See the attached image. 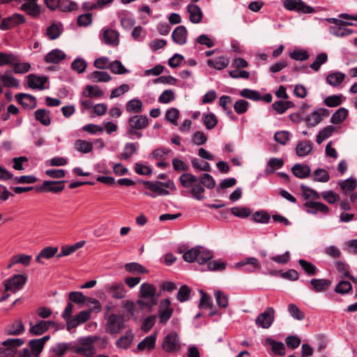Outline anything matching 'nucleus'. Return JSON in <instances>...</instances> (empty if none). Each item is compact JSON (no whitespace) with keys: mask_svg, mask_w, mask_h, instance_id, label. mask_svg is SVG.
Here are the masks:
<instances>
[{"mask_svg":"<svg viewBox=\"0 0 357 357\" xmlns=\"http://www.w3.org/2000/svg\"><path fill=\"white\" fill-rule=\"evenodd\" d=\"M275 320V310L272 307H267L264 312L259 314L256 320L255 324L262 328H269Z\"/></svg>","mask_w":357,"mask_h":357,"instance_id":"1a4fd4ad","label":"nucleus"},{"mask_svg":"<svg viewBox=\"0 0 357 357\" xmlns=\"http://www.w3.org/2000/svg\"><path fill=\"white\" fill-rule=\"evenodd\" d=\"M125 328V319L123 315L112 314L107 317L105 331L109 334H118Z\"/></svg>","mask_w":357,"mask_h":357,"instance_id":"7ed1b4c3","label":"nucleus"},{"mask_svg":"<svg viewBox=\"0 0 357 357\" xmlns=\"http://www.w3.org/2000/svg\"><path fill=\"white\" fill-rule=\"evenodd\" d=\"M11 74L12 70H6L3 75H0V81L4 87L17 88L20 85L19 80L14 77Z\"/></svg>","mask_w":357,"mask_h":357,"instance_id":"b1692460","label":"nucleus"},{"mask_svg":"<svg viewBox=\"0 0 357 357\" xmlns=\"http://www.w3.org/2000/svg\"><path fill=\"white\" fill-rule=\"evenodd\" d=\"M197 248H199V255L197 257V261L199 264H207L213 257V255L211 251L202 247L197 246Z\"/></svg>","mask_w":357,"mask_h":357,"instance_id":"a18cd8bd","label":"nucleus"},{"mask_svg":"<svg viewBox=\"0 0 357 357\" xmlns=\"http://www.w3.org/2000/svg\"><path fill=\"white\" fill-rule=\"evenodd\" d=\"M126 271L133 274H145L148 273V270L142 265L137 262H131L125 265Z\"/></svg>","mask_w":357,"mask_h":357,"instance_id":"c03bdc74","label":"nucleus"},{"mask_svg":"<svg viewBox=\"0 0 357 357\" xmlns=\"http://www.w3.org/2000/svg\"><path fill=\"white\" fill-rule=\"evenodd\" d=\"M187 11L190 13V21L192 23H199L203 18V13L200 7L196 4H189L187 8Z\"/></svg>","mask_w":357,"mask_h":357,"instance_id":"a878e982","label":"nucleus"},{"mask_svg":"<svg viewBox=\"0 0 357 357\" xmlns=\"http://www.w3.org/2000/svg\"><path fill=\"white\" fill-rule=\"evenodd\" d=\"M310 287L309 288L314 292H324L327 291L332 281L329 279L312 278L310 280Z\"/></svg>","mask_w":357,"mask_h":357,"instance_id":"a211bd4d","label":"nucleus"},{"mask_svg":"<svg viewBox=\"0 0 357 357\" xmlns=\"http://www.w3.org/2000/svg\"><path fill=\"white\" fill-rule=\"evenodd\" d=\"M29 332L34 335H41L47 331L50 325H57L56 322L53 321H40L38 324L32 325L31 323Z\"/></svg>","mask_w":357,"mask_h":357,"instance_id":"aec40b11","label":"nucleus"},{"mask_svg":"<svg viewBox=\"0 0 357 357\" xmlns=\"http://www.w3.org/2000/svg\"><path fill=\"white\" fill-rule=\"evenodd\" d=\"M28 345L33 357H39L44 349V346L37 339L31 340Z\"/></svg>","mask_w":357,"mask_h":357,"instance_id":"864d4df0","label":"nucleus"},{"mask_svg":"<svg viewBox=\"0 0 357 357\" xmlns=\"http://www.w3.org/2000/svg\"><path fill=\"white\" fill-rule=\"evenodd\" d=\"M303 207L307 213L311 214H317L318 212L327 214L329 212L328 206L321 202L307 201L303 204Z\"/></svg>","mask_w":357,"mask_h":357,"instance_id":"dca6fc26","label":"nucleus"},{"mask_svg":"<svg viewBox=\"0 0 357 357\" xmlns=\"http://www.w3.org/2000/svg\"><path fill=\"white\" fill-rule=\"evenodd\" d=\"M27 86L32 89L44 90L47 87L45 84L48 81L47 76H38L36 74H29L26 76Z\"/></svg>","mask_w":357,"mask_h":357,"instance_id":"2eb2a0df","label":"nucleus"},{"mask_svg":"<svg viewBox=\"0 0 357 357\" xmlns=\"http://www.w3.org/2000/svg\"><path fill=\"white\" fill-rule=\"evenodd\" d=\"M229 63V60L227 57L220 56L214 60L208 59L207 64L209 67L213 68L216 70H221L226 68Z\"/></svg>","mask_w":357,"mask_h":357,"instance_id":"7c9ffc66","label":"nucleus"},{"mask_svg":"<svg viewBox=\"0 0 357 357\" xmlns=\"http://www.w3.org/2000/svg\"><path fill=\"white\" fill-rule=\"evenodd\" d=\"M236 267H243V270L248 273H254L261 267L259 260L252 257H249L236 264Z\"/></svg>","mask_w":357,"mask_h":357,"instance_id":"f3484780","label":"nucleus"},{"mask_svg":"<svg viewBox=\"0 0 357 357\" xmlns=\"http://www.w3.org/2000/svg\"><path fill=\"white\" fill-rule=\"evenodd\" d=\"M108 69L114 74L123 75L129 73L128 70L122 63L119 60H114L109 63Z\"/></svg>","mask_w":357,"mask_h":357,"instance_id":"37998d69","label":"nucleus"},{"mask_svg":"<svg viewBox=\"0 0 357 357\" xmlns=\"http://www.w3.org/2000/svg\"><path fill=\"white\" fill-rule=\"evenodd\" d=\"M342 102V95H332L326 97L324 100V103L327 107H335L339 105H340Z\"/></svg>","mask_w":357,"mask_h":357,"instance_id":"e2e57ef3","label":"nucleus"},{"mask_svg":"<svg viewBox=\"0 0 357 357\" xmlns=\"http://www.w3.org/2000/svg\"><path fill=\"white\" fill-rule=\"evenodd\" d=\"M198 181L208 189H213L215 186V179L208 173L203 174L198 179Z\"/></svg>","mask_w":357,"mask_h":357,"instance_id":"338daca9","label":"nucleus"},{"mask_svg":"<svg viewBox=\"0 0 357 357\" xmlns=\"http://www.w3.org/2000/svg\"><path fill=\"white\" fill-rule=\"evenodd\" d=\"M149 121L146 115H134L129 117L128 124L132 128H136L139 130L146 128L149 125Z\"/></svg>","mask_w":357,"mask_h":357,"instance_id":"6ab92c4d","label":"nucleus"},{"mask_svg":"<svg viewBox=\"0 0 357 357\" xmlns=\"http://www.w3.org/2000/svg\"><path fill=\"white\" fill-rule=\"evenodd\" d=\"M298 262L308 276H314L317 274L318 269L312 263L303 259H299Z\"/></svg>","mask_w":357,"mask_h":357,"instance_id":"ea45409f","label":"nucleus"},{"mask_svg":"<svg viewBox=\"0 0 357 357\" xmlns=\"http://www.w3.org/2000/svg\"><path fill=\"white\" fill-rule=\"evenodd\" d=\"M126 108L129 113L139 114L142 110V102L139 99H132L126 103Z\"/></svg>","mask_w":357,"mask_h":357,"instance_id":"a19ab883","label":"nucleus"},{"mask_svg":"<svg viewBox=\"0 0 357 357\" xmlns=\"http://www.w3.org/2000/svg\"><path fill=\"white\" fill-rule=\"evenodd\" d=\"M330 180L329 173L322 168H318L314 172L313 181L326 183Z\"/></svg>","mask_w":357,"mask_h":357,"instance_id":"0e129e2a","label":"nucleus"},{"mask_svg":"<svg viewBox=\"0 0 357 357\" xmlns=\"http://www.w3.org/2000/svg\"><path fill=\"white\" fill-rule=\"evenodd\" d=\"M199 293L201 298L199 307L200 309H211L213 306L212 298L202 289L199 290Z\"/></svg>","mask_w":357,"mask_h":357,"instance_id":"8fccbe9b","label":"nucleus"},{"mask_svg":"<svg viewBox=\"0 0 357 357\" xmlns=\"http://www.w3.org/2000/svg\"><path fill=\"white\" fill-rule=\"evenodd\" d=\"M76 149L83 153H89L93 150V144L84 139H77L75 142Z\"/></svg>","mask_w":357,"mask_h":357,"instance_id":"6e6d98bb","label":"nucleus"},{"mask_svg":"<svg viewBox=\"0 0 357 357\" xmlns=\"http://www.w3.org/2000/svg\"><path fill=\"white\" fill-rule=\"evenodd\" d=\"M291 172L295 176L299 178H305L310 174V168L307 165L296 163L292 167Z\"/></svg>","mask_w":357,"mask_h":357,"instance_id":"c756f323","label":"nucleus"},{"mask_svg":"<svg viewBox=\"0 0 357 357\" xmlns=\"http://www.w3.org/2000/svg\"><path fill=\"white\" fill-rule=\"evenodd\" d=\"M230 211L234 216L240 218H247L252 213L250 208L246 206H234Z\"/></svg>","mask_w":357,"mask_h":357,"instance_id":"49530a36","label":"nucleus"},{"mask_svg":"<svg viewBox=\"0 0 357 357\" xmlns=\"http://www.w3.org/2000/svg\"><path fill=\"white\" fill-rule=\"evenodd\" d=\"M133 338L134 334L132 333V330H128L126 332L124 335L116 340V345L119 348L127 349L130 347Z\"/></svg>","mask_w":357,"mask_h":357,"instance_id":"473e14b6","label":"nucleus"},{"mask_svg":"<svg viewBox=\"0 0 357 357\" xmlns=\"http://www.w3.org/2000/svg\"><path fill=\"white\" fill-rule=\"evenodd\" d=\"M66 181H44L42 185H36V192L59 193L65 188Z\"/></svg>","mask_w":357,"mask_h":357,"instance_id":"0eeeda50","label":"nucleus"},{"mask_svg":"<svg viewBox=\"0 0 357 357\" xmlns=\"http://www.w3.org/2000/svg\"><path fill=\"white\" fill-rule=\"evenodd\" d=\"M345 74L340 72H335L328 75L326 82L333 86H338L344 80Z\"/></svg>","mask_w":357,"mask_h":357,"instance_id":"e433bc0d","label":"nucleus"},{"mask_svg":"<svg viewBox=\"0 0 357 357\" xmlns=\"http://www.w3.org/2000/svg\"><path fill=\"white\" fill-rule=\"evenodd\" d=\"M181 185L185 188H192L198 182L197 177L190 173H183L179 177Z\"/></svg>","mask_w":357,"mask_h":357,"instance_id":"f704fd0d","label":"nucleus"},{"mask_svg":"<svg viewBox=\"0 0 357 357\" xmlns=\"http://www.w3.org/2000/svg\"><path fill=\"white\" fill-rule=\"evenodd\" d=\"M24 332V326L21 320H16L6 329V334L9 335H19Z\"/></svg>","mask_w":357,"mask_h":357,"instance_id":"4c0bfd02","label":"nucleus"},{"mask_svg":"<svg viewBox=\"0 0 357 357\" xmlns=\"http://www.w3.org/2000/svg\"><path fill=\"white\" fill-rule=\"evenodd\" d=\"M27 281V277L23 274H16L3 281L4 291L15 293L22 289Z\"/></svg>","mask_w":357,"mask_h":357,"instance_id":"20e7f679","label":"nucleus"},{"mask_svg":"<svg viewBox=\"0 0 357 357\" xmlns=\"http://www.w3.org/2000/svg\"><path fill=\"white\" fill-rule=\"evenodd\" d=\"M72 350L79 355H82L83 356L86 357H90L93 356L96 353V349L93 346L91 347H73Z\"/></svg>","mask_w":357,"mask_h":357,"instance_id":"69168bd1","label":"nucleus"},{"mask_svg":"<svg viewBox=\"0 0 357 357\" xmlns=\"http://www.w3.org/2000/svg\"><path fill=\"white\" fill-rule=\"evenodd\" d=\"M57 9L61 12H71L77 10L78 9V5L76 2L70 0H61Z\"/></svg>","mask_w":357,"mask_h":357,"instance_id":"4d7b16f0","label":"nucleus"},{"mask_svg":"<svg viewBox=\"0 0 357 357\" xmlns=\"http://www.w3.org/2000/svg\"><path fill=\"white\" fill-rule=\"evenodd\" d=\"M180 112L178 109L172 107L166 111L165 119L174 126L178 125L177 120L179 117Z\"/></svg>","mask_w":357,"mask_h":357,"instance_id":"774afa93","label":"nucleus"},{"mask_svg":"<svg viewBox=\"0 0 357 357\" xmlns=\"http://www.w3.org/2000/svg\"><path fill=\"white\" fill-rule=\"evenodd\" d=\"M118 31L113 29H106L102 33V40L108 45H117L119 42Z\"/></svg>","mask_w":357,"mask_h":357,"instance_id":"bb28decb","label":"nucleus"},{"mask_svg":"<svg viewBox=\"0 0 357 357\" xmlns=\"http://www.w3.org/2000/svg\"><path fill=\"white\" fill-rule=\"evenodd\" d=\"M31 259V256L24 254H19L13 256L10 259V263L7 266L8 268H10L16 264H21L24 266H29Z\"/></svg>","mask_w":357,"mask_h":357,"instance_id":"72a5a7b5","label":"nucleus"},{"mask_svg":"<svg viewBox=\"0 0 357 357\" xmlns=\"http://www.w3.org/2000/svg\"><path fill=\"white\" fill-rule=\"evenodd\" d=\"M16 101L23 109L32 110L37 107V99L29 93H20L15 96Z\"/></svg>","mask_w":357,"mask_h":357,"instance_id":"ddd939ff","label":"nucleus"},{"mask_svg":"<svg viewBox=\"0 0 357 357\" xmlns=\"http://www.w3.org/2000/svg\"><path fill=\"white\" fill-rule=\"evenodd\" d=\"M348 115V109L344 107H340L333 114L331 122L335 125L340 124L347 118Z\"/></svg>","mask_w":357,"mask_h":357,"instance_id":"c9c22d12","label":"nucleus"},{"mask_svg":"<svg viewBox=\"0 0 357 357\" xmlns=\"http://www.w3.org/2000/svg\"><path fill=\"white\" fill-rule=\"evenodd\" d=\"M17 57V60L13 63V72L16 74L26 73L31 69V64L27 62L20 63Z\"/></svg>","mask_w":357,"mask_h":357,"instance_id":"13d9d810","label":"nucleus"},{"mask_svg":"<svg viewBox=\"0 0 357 357\" xmlns=\"http://www.w3.org/2000/svg\"><path fill=\"white\" fill-rule=\"evenodd\" d=\"M138 296L144 301L139 299L137 304L139 306L140 310L146 309L149 312L152 311L153 306L158 304V295H156V287L155 285L148 282H144L141 284Z\"/></svg>","mask_w":357,"mask_h":357,"instance_id":"f257e3e1","label":"nucleus"},{"mask_svg":"<svg viewBox=\"0 0 357 357\" xmlns=\"http://www.w3.org/2000/svg\"><path fill=\"white\" fill-rule=\"evenodd\" d=\"M191 294V289L186 284H183L178 289L176 298L181 303L189 300Z\"/></svg>","mask_w":357,"mask_h":357,"instance_id":"680f3d73","label":"nucleus"},{"mask_svg":"<svg viewBox=\"0 0 357 357\" xmlns=\"http://www.w3.org/2000/svg\"><path fill=\"white\" fill-rule=\"evenodd\" d=\"M105 291L116 299H123L126 297V290L123 283L115 282L105 286Z\"/></svg>","mask_w":357,"mask_h":357,"instance_id":"4468645a","label":"nucleus"},{"mask_svg":"<svg viewBox=\"0 0 357 357\" xmlns=\"http://www.w3.org/2000/svg\"><path fill=\"white\" fill-rule=\"evenodd\" d=\"M178 250L180 253H183V259L185 261L192 263L197 261V257L199 255V248L197 247L193 248L185 252H183V250H182L181 248H179Z\"/></svg>","mask_w":357,"mask_h":357,"instance_id":"de8ad7c7","label":"nucleus"},{"mask_svg":"<svg viewBox=\"0 0 357 357\" xmlns=\"http://www.w3.org/2000/svg\"><path fill=\"white\" fill-rule=\"evenodd\" d=\"M284 165V161L282 158H271L268 162V167L266 169V174H273L276 169L281 168Z\"/></svg>","mask_w":357,"mask_h":357,"instance_id":"79ce46f5","label":"nucleus"},{"mask_svg":"<svg viewBox=\"0 0 357 357\" xmlns=\"http://www.w3.org/2000/svg\"><path fill=\"white\" fill-rule=\"evenodd\" d=\"M162 349L167 352L172 353L178 351L181 349L180 338L176 331L169 333L164 338L162 342Z\"/></svg>","mask_w":357,"mask_h":357,"instance_id":"423d86ee","label":"nucleus"},{"mask_svg":"<svg viewBox=\"0 0 357 357\" xmlns=\"http://www.w3.org/2000/svg\"><path fill=\"white\" fill-rule=\"evenodd\" d=\"M264 266L266 268L268 274L271 276H278L280 274V276L282 278L290 281H296L299 278V274L297 271L295 269H290L286 272L281 273V271H277L271 268L272 266V263L268 259H265L263 261Z\"/></svg>","mask_w":357,"mask_h":357,"instance_id":"6e6552de","label":"nucleus"},{"mask_svg":"<svg viewBox=\"0 0 357 357\" xmlns=\"http://www.w3.org/2000/svg\"><path fill=\"white\" fill-rule=\"evenodd\" d=\"M214 296L219 307L226 308L229 305V298L227 294L220 290L214 291Z\"/></svg>","mask_w":357,"mask_h":357,"instance_id":"09e8293b","label":"nucleus"},{"mask_svg":"<svg viewBox=\"0 0 357 357\" xmlns=\"http://www.w3.org/2000/svg\"><path fill=\"white\" fill-rule=\"evenodd\" d=\"M35 119L45 126L51 124L50 111L46 109H38L34 112Z\"/></svg>","mask_w":357,"mask_h":357,"instance_id":"c85d7f7f","label":"nucleus"},{"mask_svg":"<svg viewBox=\"0 0 357 357\" xmlns=\"http://www.w3.org/2000/svg\"><path fill=\"white\" fill-rule=\"evenodd\" d=\"M339 185L345 193H347L354 190L356 188L357 181L356 178L351 177L340 181L339 183Z\"/></svg>","mask_w":357,"mask_h":357,"instance_id":"5fc2aeb1","label":"nucleus"},{"mask_svg":"<svg viewBox=\"0 0 357 357\" xmlns=\"http://www.w3.org/2000/svg\"><path fill=\"white\" fill-rule=\"evenodd\" d=\"M271 220V215L266 211H259L254 213L252 220L257 223L267 224Z\"/></svg>","mask_w":357,"mask_h":357,"instance_id":"052dcab7","label":"nucleus"},{"mask_svg":"<svg viewBox=\"0 0 357 357\" xmlns=\"http://www.w3.org/2000/svg\"><path fill=\"white\" fill-rule=\"evenodd\" d=\"M218 119L213 113L204 114L202 116V122L208 130L214 128L218 123Z\"/></svg>","mask_w":357,"mask_h":357,"instance_id":"603ef678","label":"nucleus"},{"mask_svg":"<svg viewBox=\"0 0 357 357\" xmlns=\"http://www.w3.org/2000/svg\"><path fill=\"white\" fill-rule=\"evenodd\" d=\"M25 22V17L20 13H15L11 16L5 17L1 20L0 29L2 31H7Z\"/></svg>","mask_w":357,"mask_h":357,"instance_id":"9d476101","label":"nucleus"},{"mask_svg":"<svg viewBox=\"0 0 357 357\" xmlns=\"http://www.w3.org/2000/svg\"><path fill=\"white\" fill-rule=\"evenodd\" d=\"M20 9L35 19L39 17L41 13L40 6L37 3H24Z\"/></svg>","mask_w":357,"mask_h":357,"instance_id":"5701e85b","label":"nucleus"},{"mask_svg":"<svg viewBox=\"0 0 357 357\" xmlns=\"http://www.w3.org/2000/svg\"><path fill=\"white\" fill-rule=\"evenodd\" d=\"M143 184L146 188L149 190L151 192L144 191L143 194L146 196L155 198L158 195L166 196L169 195V190L162 188L165 187L171 190H176V185L172 180H168L166 182L162 181H144Z\"/></svg>","mask_w":357,"mask_h":357,"instance_id":"f03ea898","label":"nucleus"},{"mask_svg":"<svg viewBox=\"0 0 357 357\" xmlns=\"http://www.w3.org/2000/svg\"><path fill=\"white\" fill-rule=\"evenodd\" d=\"M295 150L298 156L305 157L312 151V144L309 140L300 141L296 144Z\"/></svg>","mask_w":357,"mask_h":357,"instance_id":"cd10ccee","label":"nucleus"},{"mask_svg":"<svg viewBox=\"0 0 357 357\" xmlns=\"http://www.w3.org/2000/svg\"><path fill=\"white\" fill-rule=\"evenodd\" d=\"M266 345L271 347V351L275 355L284 356L286 354L285 346L283 342L276 341L271 337H267L265 340Z\"/></svg>","mask_w":357,"mask_h":357,"instance_id":"393cba45","label":"nucleus"},{"mask_svg":"<svg viewBox=\"0 0 357 357\" xmlns=\"http://www.w3.org/2000/svg\"><path fill=\"white\" fill-rule=\"evenodd\" d=\"M188 37V31L185 26L180 25L175 28L172 34V40L180 45L186 43Z\"/></svg>","mask_w":357,"mask_h":357,"instance_id":"412c9836","label":"nucleus"},{"mask_svg":"<svg viewBox=\"0 0 357 357\" xmlns=\"http://www.w3.org/2000/svg\"><path fill=\"white\" fill-rule=\"evenodd\" d=\"M156 337V333L153 335L146 336L137 344V349L140 351H143L145 349H147L149 351L153 349L155 346Z\"/></svg>","mask_w":357,"mask_h":357,"instance_id":"2f4dec72","label":"nucleus"},{"mask_svg":"<svg viewBox=\"0 0 357 357\" xmlns=\"http://www.w3.org/2000/svg\"><path fill=\"white\" fill-rule=\"evenodd\" d=\"M205 192V188L204 185L199 181L195 183V184L192 186V188L190 190V193L193 198L197 200H202L205 197L202 195V193Z\"/></svg>","mask_w":357,"mask_h":357,"instance_id":"3c124183","label":"nucleus"},{"mask_svg":"<svg viewBox=\"0 0 357 357\" xmlns=\"http://www.w3.org/2000/svg\"><path fill=\"white\" fill-rule=\"evenodd\" d=\"M330 111L324 107L319 108L306 116L304 121L308 127H314L319 123L324 117L329 116Z\"/></svg>","mask_w":357,"mask_h":357,"instance_id":"f8f14e48","label":"nucleus"},{"mask_svg":"<svg viewBox=\"0 0 357 357\" xmlns=\"http://www.w3.org/2000/svg\"><path fill=\"white\" fill-rule=\"evenodd\" d=\"M171 300L166 298L160 301L158 309V317L160 323L165 324L172 317L174 309L171 307Z\"/></svg>","mask_w":357,"mask_h":357,"instance_id":"9b49d317","label":"nucleus"},{"mask_svg":"<svg viewBox=\"0 0 357 357\" xmlns=\"http://www.w3.org/2000/svg\"><path fill=\"white\" fill-rule=\"evenodd\" d=\"M352 290V285L349 281L341 280L335 286L334 291L337 294H347Z\"/></svg>","mask_w":357,"mask_h":357,"instance_id":"bf43d9fd","label":"nucleus"},{"mask_svg":"<svg viewBox=\"0 0 357 357\" xmlns=\"http://www.w3.org/2000/svg\"><path fill=\"white\" fill-rule=\"evenodd\" d=\"M89 79L93 82H107L112 79V77L105 71L95 70L89 75Z\"/></svg>","mask_w":357,"mask_h":357,"instance_id":"58836bf2","label":"nucleus"},{"mask_svg":"<svg viewBox=\"0 0 357 357\" xmlns=\"http://www.w3.org/2000/svg\"><path fill=\"white\" fill-rule=\"evenodd\" d=\"M283 6L286 10L299 14H310L315 12L314 8L307 5L302 0H284Z\"/></svg>","mask_w":357,"mask_h":357,"instance_id":"39448f33","label":"nucleus"},{"mask_svg":"<svg viewBox=\"0 0 357 357\" xmlns=\"http://www.w3.org/2000/svg\"><path fill=\"white\" fill-rule=\"evenodd\" d=\"M66 57V54L62 50L54 49L45 56L44 61L47 63H59Z\"/></svg>","mask_w":357,"mask_h":357,"instance_id":"4be33fe9","label":"nucleus"}]
</instances>
